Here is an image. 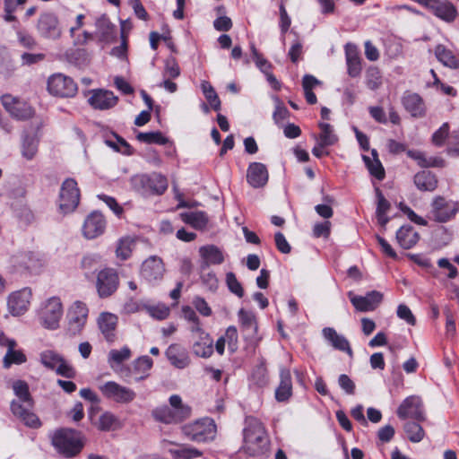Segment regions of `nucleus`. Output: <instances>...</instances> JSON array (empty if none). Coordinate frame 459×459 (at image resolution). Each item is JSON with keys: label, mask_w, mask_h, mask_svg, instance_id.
<instances>
[{"label": "nucleus", "mask_w": 459, "mask_h": 459, "mask_svg": "<svg viewBox=\"0 0 459 459\" xmlns=\"http://www.w3.org/2000/svg\"><path fill=\"white\" fill-rule=\"evenodd\" d=\"M96 36L100 42L111 43L116 38V27L106 15H102L96 21Z\"/></svg>", "instance_id": "nucleus-29"}, {"label": "nucleus", "mask_w": 459, "mask_h": 459, "mask_svg": "<svg viewBox=\"0 0 459 459\" xmlns=\"http://www.w3.org/2000/svg\"><path fill=\"white\" fill-rule=\"evenodd\" d=\"M165 272L162 260L158 256H151L146 259L141 269V274L149 282H156L162 279Z\"/></svg>", "instance_id": "nucleus-19"}, {"label": "nucleus", "mask_w": 459, "mask_h": 459, "mask_svg": "<svg viewBox=\"0 0 459 459\" xmlns=\"http://www.w3.org/2000/svg\"><path fill=\"white\" fill-rule=\"evenodd\" d=\"M77 90L74 81L63 74H54L48 80V91L53 96L72 98L76 94Z\"/></svg>", "instance_id": "nucleus-10"}, {"label": "nucleus", "mask_w": 459, "mask_h": 459, "mask_svg": "<svg viewBox=\"0 0 459 459\" xmlns=\"http://www.w3.org/2000/svg\"><path fill=\"white\" fill-rule=\"evenodd\" d=\"M182 433L191 441L206 442L212 440L216 433V425L211 418H202L182 427Z\"/></svg>", "instance_id": "nucleus-4"}, {"label": "nucleus", "mask_w": 459, "mask_h": 459, "mask_svg": "<svg viewBox=\"0 0 459 459\" xmlns=\"http://www.w3.org/2000/svg\"><path fill=\"white\" fill-rule=\"evenodd\" d=\"M37 30L41 37L49 39H56L62 33L57 17L52 13H44L40 14L37 24Z\"/></svg>", "instance_id": "nucleus-17"}, {"label": "nucleus", "mask_w": 459, "mask_h": 459, "mask_svg": "<svg viewBox=\"0 0 459 459\" xmlns=\"http://www.w3.org/2000/svg\"><path fill=\"white\" fill-rule=\"evenodd\" d=\"M324 338L328 341L332 346L339 351H345L350 357L352 356V350L350 346L349 341L332 327H325L322 331Z\"/></svg>", "instance_id": "nucleus-31"}, {"label": "nucleus", "mask_w": 459, "mask_h": 459, "mask_svg": "<svg viewBox=\"0 0 459 459\" xmlns=\"http://www.w3.org/2000/svg\"><path fill=\"white\" fill-rule=\"evenodd\" d=\"M153 361L149 356L139 357L134 360L128 376L134 377V382H141L149 377Z\"/></svg>", "instance_id": "nucleus-28"}, {"label": "nucleus", "mask_w": 459, "mask_h": 459, "mask_svg": "<svg viewBox=\"0 0 459 459\" xmlns=\"http://www.w3.org/2000/svg\"><path fill=\"white\" fill-rule=\"evenodd\" d=\"M340 387L348 394H353L355 392L354 382L345 374L340 375L338 378Z\"/></svg>", "instance_id": "nucleus-64"}, {"label": "nucleus", "mask_w": 459, "mask_h": 459, "mask_svg": "<svg viewBox=\"0 0 459 459\" xmlns=\"http://www.w3.org/2000/svg\"><path fill=\"white\" fill-rule=\"evenodd\" d=\"M292 394L291 375L290 370H281V382L275 391V398L278 402L287 401Z\"/></svg>", "instance_id": "nucleus-38"}, {"label": "nucleus", "mask_w": 459, "mask_h": 459, "mask_svg": "<svg viewBox=\"0 0 459 459\" xmlns=\"http://www.w3.org/2000/svg\"><path fill=\"white\" fill-rule=\"evenodd\" d=\"M131 356V350L127 346H124L120 350H111L108 355V362L111 368L117 370V367L128 360Z\"/></svg>", "instance_id": "nucleus-41"}, {"label": "nucleus", "mask_w": 459, "mask_h": 459, "mask_svg": "<svg viewBox=\"0 0 459 459\" xmlns=\"http://www.w3.org/2000/svg\"><path fill=\"white\" fill-rule=\"evenodd\" d=\"M226 284L230 291L238 296V298H242L244 296V289L241 283L238 281L234 273H227Z\"/></svg>", "instance_id": "nucleus-53"}, {"label": "nucleus", "mask_w": 459, "mask_h": 459, "mask_svg": "<svg viewBox=\"0 0 459 459\" xmlns=\"http://www.w3.org/2000/svg\"><path fill=\"white\" fill-rule=\"evenodd\" d=\"M101 394L107 398L117 403H130L135 397V392L115 381H108L100 386Z\"/></svg>", "instance_id": "nucleus-12"}, {"label": "nucleus", "mask_w": 459, "mask_h": 459, "mask_svg": "<svg viewBox=\"0 0 459 459\" xmlns=\"http://www.w3.org/2000/svg\"><path fill=\"white\" fill-rule=\"evenodd\" d=\"M365 83L370 90H377L382 84V76L377 67H369L366 72Z\"/></svg>", "instance_id": "nucleus-50"}, {"label": "nucleus", "mask_w": 459, "mask_h": 459, "mask_svg": "<svg viewBox=\"0 0 459 459\" xmlns=\"http://www.w3.org/2000/svg\"><path fill=\"white\" fill-rule=\"evenodd\" d=\"M362 158L370 175L374 176L378 180L384 179L385 169L379 159H371L366 155H363Z\"/></svg>", "instance_id": "nucleus-46"}, {"label": "nucleus", "mask_w": 459, "mask_h": 459, "mask_svg": "<svg viewBox=\"0 0 459 459\" xmlns=\"http://www.w3.org/2000/svg\"><path fill=\"white\" fill-rule=\"evenodd\" d=\"M52 443L56 450L65 457L76 455L82 446L76 437V432L70 429L56 431L53 437Z\"/></svg>", "instance_id": "nucleus-8"}, {"label": "nucleus", "mask_w": 459, "mask_h": 459, "mask_svg": "<svg viewBox=\"0 0 459 459\" xmlns=\"http://www.w3.org/2000/svg\"><path fill=\"white\" fill-rule=\"evenodd\" d=\"M320 128V134L317 141L322 143V145H333L338 141V136L334 133L333 127L325 122H320L318 124Z\"/></svg>", "instance_id": "nucleus-42"}, {"label": "nucleus", "mask_w": 459, "mask_h": 459, "mask_svg": "<svg viewBox=\"0 0 459 459\" xmlns=\"http://www.w3.org/2000/svg\"><path fill=\"white\" fill-rule=\"evenodd\" d=\"M117 321V316L108 312L101 313L98 318L99 328L108 342H113L116 339Z\"/></svg>", "instance_id": "nucleus-26"}, {"label": "nucleus", "mask_w": 459, "mask_h": 459, "mask_svg": "<svg viewBox=\"0 0 459 459\" xmlns=\"http://www.w3.org/2000/svg\"><path fill=\"white\" fill-rule=\"evenodd\" d=\"M117 420L111 412H105L99 419L98 428L103 431H109L113 429Z\"/></svg>", "instance_id": "nucleus-56"}, {"label": "nucleus", "mask_w": 459, "mask_h": 459, "mask_svg": "<svg viewBox=\"0 0 459 459\" xmlns=\"http://www.w3.org/2000/svg\"><path fill=\"white\" fill-rule=\"evenodd\" d=\"M67 60L78 67H84L90 63V56L85 49L78 48L67 54Z\"/></svg>", "instance_id": "nucleus-45"}, {"label": "nucleus", "mask_w": 459, "mask_h": 459, "mask_svg": "<svg viewBox=\"0 0 459 459\" xmlns=\"http://www.w3.org/2000/svg\"><path fill=\"white\" fill-rule=\"evenodd\" d=\"M416 187L420 191H434L437 186V178L429 170L418 172L413 178Z\"/></svg>", "instance_id": "nucleus-37"}, {"label": "nucleus", "mask_w": 459, "mask_h": 459, "mask_svg": "<svg viewBox=\"0 0 459 459\" xmlns=\"http://www.w3.org/2000/svg\"><path fill=\"white\" fill-rule=\"evenodd\" d=\"M180 74V69L174 58H169L165 64L164 77L177 78Z\"/></svg>", "instance_id": "nucleus-59"}, {"label": "nucleus", "mask_w": 459, "mask_h": 459, "mask_svg": "<svg viewBox=\"0 0 459 459\" xmlns=\"http://www.w3.org/2000/svg\"><path fill=\"white\" fill-rule=\"evenodd\" d=\"M435 56L437 60L442 63L445 66L451 69L459 68V59L453 53L452 50L448 49L446 46L439 44L435 48Z\"/></svg>", "instance_id": "nucleus-39"}, {"label": "nucleus", "mask_w": 459, "mask_h": 459, "mask_svg": "<svg viewBox=\"0 0 459 459\" xmlns=\"http://www.w3.org/2000/svg\"><path fill=\"white\" fill-rule=\"evenodd\" d=\"M238 318L241 323V325L246 328H254L256 330V323L255 316L244 309H240L238 311Z\"/></svg>", "instance_id": "nucleus-60"}, {"label": "nucleus", "mask_w": 459, "mask_h": 459, "mask_svg": "<svg viewBox=\"0 0 459 459\" xmlns=\"http://www.w3.org/2000/svg\"><path fill=\"white\" fill-rule=\"evenodd\" d=\"M80 202V190L74 178H66L61 185L59 193V209L66 214L73 212Z\"/></svg>", "instance_id": "nucleus-9"}, {"label": "nucleus", "mask_w": 459, "mask_h": 459, "mask_svg": "<svg viewBox=\"0 0 459 459\" xmlns=\"http://www.w3.org/2000/svg\"><path fill=\"white\" fill-rule=\"evenodd\" d=\"M397 316L399 318L406 321L409 325H414L416 319L411 309L406 305L401 304L397 307Z\"/></svg>", "instance_id": "nucleus-61"}, {"label": "nucleus", "mask_w": 459, "mask_h": 459, "mask_svg": "<svg viewBox=\"0 0 459 459\" xmlns=\"http://www.w3.org/2000/svg\"><path fill=\"white\" fill-rule=\"evenodd\" d=\"M403 429L408 439L412 443H419L425 437L423 428L417 422H407Z\"/></svg>", "instance_id": "nucleus-44"}, {"label": "nucleus", "mask_w": 459, "mask_h": 459, "mask_svg": "<svg viewBox=\"0 0 459 459\" xmlns=\"http://www.w3.org/2000/svg\"><path fill=\"white\" fill-rule=\"evenodd\" d=\"M449 126L446 123L437 130L432 135V142L437 146H441L448 135Z\"/></svg>", "instance_id": "nucleus-63"}, {"label": "nucleus", "mask_w": 459, "mask_h": 459, "mask_svg": "<svg viewBox=\"0 0 459 459\" xmlns=\"http://www.w3.org/2000/svg\"><path fill=\"white\" fill-rule=\"evenodd\" d=\"M134 246V242L130 238H123L118 241L116 254L117 256L122 260H126L130 257L133 248Z\"/></svg>", "instance_id": "nucleus-48"}, {"label": "nucleus", "mask_w": 459, "mask_h": 459, "mask_svg": "<svg viewBox=\"0 0 459 459\" xmlns=\"http://www.w3.org/2000/svg\"><path fill=\"white\" fill-rule=\"evenodd\" d=\"M429 10L439 19L452 22L457 16L455 6L447 1L441 2L440 0H434Z\"/></svg>", "instance_id": "nucleus-30"}, {"label": "nucleus", "mask_w": 459, "mask_h": 459, "mask_svg": "<svg viewBox=\"0 0 459 459\" xmlns=\"http://www.w3.org/2000/svg\"><path fill=\"white\" fill-rule=\"evenodd\" d=\"M400 210L408 217V219L419 225L427 226L428 221L422 217L416 214L409 206L403 204V203L399 204Z\"/></svg>", "instance_id": "nucleus-58"}, {"label": "nucleus", "mask_w": 459, "mask_h": 459, "mask_svg": "<svg viewBox=\"0 0 459 459\" xmlns=\"http://www.w3.org/2000/svg\"><path fill=\"white\" fill-rule=\"evenodd\" d=\"M12 263L16 270H27L30 273H38L43 266L42 260L32 252L13 256Z\"/></svg>", "instance_id": "nucleus-22"}, {"label": "nucleus", "mask_w": 459, "mask_h": 459, "mask_svg": "<svg viewBox=\"0 0 459 459\" xmlns=\"http://www.w3.org/2000/svg\"><path fill=\"white\" fill-rule=\"evenodd\" d=\"M251 379L259 387L264 386L268 382L267 369L264 363L259 364L252 372Z\"/></svg>", "instance_id": "nucleus-52"}, {"label": "nucleus", "mask_w": 459, "mask_h": 459, "mask_svg": "<svg viewBox=\"0 0 459 459\" xmlns=\"http://www.w3.org/2000/svg\"><path fill=\"white\" fill-rule=\"evenodd\" d=\"M165 355L170 364L178 369L186 368L190 365L191 359L187 351L178 343L170 344Z\"/></svg>", "instance_id": "nucleus-23"}, {"label": "nucleus", "mask_w": 459, "mask_h": 459, "mask_svg": "<svg viewBox=\"0 0 459 459\" xmlns=\"http://www.w3.org/2000/svg\"><path fill=\"white\" fill-rule=\"evenodd\" d=\"M402 101L405 110L411 115H422L426 111L424 100L417 93L406 91Z\"/></svg>", "instance_id": "nucleus-33"}, {"label": "nucleus", "mask_w": 459, "mask_h": 459, "mask_svg": "<svg viewBox=\"0 0 459 459\" xmlns=\"http://www.w3.org/2000/svg\"><path fill=\"white\" fill-rule=\"evenodd\" d=\"M192 352L199 358H210L213 353V340L208 333L192 337Z\"/></svg>", "instance_id": "nucleus-24"}, {"label": "nucleus", "mask_w": 459, "mask_h": 459, "mask_svg": "<svg viewBox=\"0 0 459 459\" xmlns=\"http://www.w3.org/2000/svg\"><path fill=\"white\" fill-rule=\"evenodd\" d=\"M268 171L263 163L253 162L249 165L247 173V182L255 188L264 186L268 181Z\"/></svg>", "instance_id": "nucleus-27"}, {"label": "nucleus", "mask_w": 459, "mask_h": 459, "mask_svg": "<svg viewBox=\"0 0 459 459\" xmlns=\"http://www.w3.org/2000/svg\"><path fill=\"white\" fill-rule=\"evenodd\" d=\"M169 405L156 407L152 411V418L163 424H179L191 417L192 408L184 403L178 394H172L169 398Z\"/></svg>", "instance_id": "nucleus-2"}, {"label": "nucleus", "mask_w": 459, "mask_h": 459, "mask_svg": "<svg viewBox=\"0 0 459 459\" xmlns=\"http://www.w3.org/2000/svg\"><path fill=\"white\" fill-rule=\"evenodd\" d=\"M13 389L18 398L11 403L13 414L24 425L34 429L39 428L41 422L38 416L32 412L33 400L30 394L28 384L22 380L15 381Z\"/></svg>", "instance_id": "nucleus-1"}, {"label": "nucleus", "mask_w": 459, "mask_h": 459, "mask_svg": "<svg viewBox=\"0 0 459 459\" xmlns=\"http://www.w3.org/2000/svg\"><path fill=\"white\" fill-rule=\"evenodd\" d=\"M269 441L261 421L249 419L244 429V451L250 456H261L268 451Z\"/></svg>", "instance_id": "nucleus-3"}, {"label": "nucleus", "mask_w": 459, "mask_h": 459, "mask_svg": "<svg viewBox=\"0 0 459 459\" xmlns=\"http://www.w3.org/2000/svg\"><path fill=\"white\" fill-rule=\"evenodd\" d=\"M26 356L21 350L7 351L4 359V368H9L13 364L21 365L26 361Z\"/></svg>", "instance_id": "nucleus-49"}, {"label": "nucleus", "mask_w": 459, "mask_h": 459, "mask_svg": "<svg viewBox=\"0 0 459 459\" xmlns=\"http://www.w3.org/2000/svg\"><path fill=\"white\" fill-rule=\"evenodd\" d=\"M88 101L94 108L105 110L117 104V97L110 91L98 89L91 91V96Z\"/></svg>", "instance_id": "nucleus-25"}, {"label": "nucleus", "mask_w": 459, "mask_h": 459, "mask_svg": "<svg viewBox=\"0 0 459 459\" xmlns=\"http://www.w3.org/2000/svg\"><path fill=\"white\" fill-rule=\"evenodd\" d=\"M348 297L356 310L369 312L374 311L380 305L384 295L377 290L369 291L365 296L355 295L350 291Z\"/></svg>", "instance_id": "nucleus-16"}, {"label": "nucleus", "mask_w": 459, "mask_h": 459, "mask_svg": "<svg viewBox=\"0 0 459 459\" xmlns=\"http://www.w3.org/2000/svg\"><path fill=\"white\" fill-rule=\"evenodd\" d=\"M41 364L55 371L58 376L74 378L76 375L74 368L58 352L47 350L40 353Z\"/></svg>", "instance_id": "nucleus-7"}, {"label": "nucleus", "mask_w": 459, "mask_h": 459, "mask_svg": "<svg viewBox=\"0 0 459 459\" xmlns=\"http://www.w3.org/2000/svg\"><path fill=\"white\" fill-rule=\"evenodd\" d=\"M202 90L203 92L209 102V105L212 108L214 111L219 110L221 106V101L219 100V97L217 96V93L215 92L214 89L212 87V85L207 82H204L202 83Z\"/></svg>", "instance_id": "nucleus-51"}, {"label": "nucleus", "mask_w": 459, "mask_h": 459, "mask_svg": "<svg viewBox=\"0 0 459 459\" xmlns=\"http://www.w3.org/2000/svg\"><path fill=\"white\" fill-rule=\"evenodd\" d=\"M407 155L416 160L421 168H443L446 164L443 158L438 156L428 157L420 151L410 150L407 152Z\"/></svg>", "instance_id": "nucleus-35"}, {"label": "nucleus", "mask_w": 459, "mask_h": 459, "mask_svg": "<svg viewBox=\"0 0 459 459\" xmlns=\"http://www.w3.org/2000/svg\"><path fill=\"white\" fill-rule=\"evenodd\" d=\"M199 253L204 260L202 264L203 269L211 264H221L224 261V255L221 250L213 245L200 247Z\"/></svg>", "instance_id": "nucleus-34"}, {"label": "nucleus", "mask_w": 459, "mask_h": 459, "mask_svg": "<svg viewBox=\"0 0 459 459\" xmlns=\"http://www.w3.org/2000/svg\"><path fill=\"white\" fill-rule=\"evenodd\" d=\"M420 239V235L410 225L402 226L396 232V240L404 249H410L415 246Z\"/></svg>", "instance_id": "nucleus-36"}, {"label": "nucleus", "mask_w": 459, "mask_h": 459, "mask_svg": "<svg viewBox=\"0 0 459 459\" xmlns=\"http://www.w3.org/2000/svg\"><path fill=\"white\" fill-rule=\"evenodd\" d=\"M181 220L196 230L205 228L208 218L204 212H186L180 213Z\"/></svg>", "instance_id": "nucleus-40"}, {"label": "nucleus", "mask_w": 459, "mask_h": 459, "mask_svg": "<svg viewBox=\"0 0 459 459\" xmlns=\"http://www.w3.org/2000/svg\"><path fill=\"white\" fill-rule=\"evenodd\" d=\"M397 416L401 420L411 418L418 421H424L425 412L421 399L416 395L405 398L397 409Z\"/></svg>", "instance_id": "nucleus-15"}, {"label": "nucleus", "mask_w": 459, "mask_h": 459, "mask_svg": "<svg viewBox=\"0 0 459 459\" xmlns=\"http://www.w3.org/2000/svg\"><path fill=\"white\" fill-rule=\"evenodd\" d=\"M97 290L101 298L112 295L118 287V275L110 268L101 270L97 276Z\"/></svg>", "instance_id": "nucleus-18"}, {"label": "nucleus", "mask_w": 459, "mask_h": 459, "mask_svg": "<svg viewBox=\"0 0 459 459\" xmlns=\"http://www.w3.org/2000/svg\"><path fill=\"white\" fill-rule=\"evenodd\" d=\"M63 315V306L59 298L52 297L46 300L40 308L39 318L46 328L56 329Z\"/></svg>", "instance_id": "nucleus-11"}, {"label": "nucleus", "mask_w": 459, "mask_h": 459, "mask_svg": "<svg viewBox=\"0 0 459 459\" xmlns=\"http://www.w3.org/2000/svg\"><path fill=\"white\" fill-rule=\"evenodd\" d=\"M222 338H225V342L230 352H235L238 349V339L237 328L235 326H229Z\"/></svg>", "instance_id": "nucleus-55"}, {"label": "nucleus", "mask_w": 459, "mask_h": 459, "mask_svg": "<svg viewBox=\"0 0 459 459\" xmlns=\"http://www.w3.org/2000/svg\"><path fill=\"white\" fill-rule=\"evenodd\" d=\"M332 223L329 221L317 222L313 227V236L315 238H327L330 236Z\"/></svg>", "instance_id": "nucleus-57"}, {"label": "nucleus", "mask_w": 459, "mask_h": 459, "mask_svg": "<svg viewBox=\"0 0 459 459\" xmlns=\"http://www.w3.org/2000/svg\"><path fill=\"white\" fill-rule=\"evenodd\" d=\"M195 308L204 316H210L212 315V308L204 298L195 297L193 300Z\"/></svg>", "instance_id": "nucleus-62"}, {"label": "nucleus", "mask_w": 459, "mask_h": 459, "mask_svg": "<svg viewBox=\"0 0 459 459\" xmlns=\"http://www.w3.org/2000/svg\"><path fill=\"white\" fill-rule=\"evenodd\" d=\"M430 207L429 218L440 223L453 220L459 212V202L440 195L433 199Z\"/></svg>", "instance_id": "nucleus-6"}, {"label": "nucleus", "mask_w": 459, "mask_h": 459, "mask_svg": "<svg viewBox=\"0 0 459 459\" xmlns=\"http://www.w3.org/2000/svg\"><path fill=\"white\" fill-rule=\"evenodd\" d=\"M1 102L9 115H31L33 113L30 105L26 100L12 94H4L1 97Z\"/></svg>", "instance_id": "nucleus-21"}, {"label": "nucleus", "mask_w": 459, "mask_h": 459, "mask_svg": "<svg viewBox=\"0 0 459 459\" xmlns=\"http://www.w3.org/2000/svg\"><path fill=\"white\" fill-rule=\"evenodd\" d=\"M347 72L351 77H358L361 73V58L357 48L351 44L345 46Z\"/></svg>", "instance_id": "nucleus-32"}, {"label": "nucleus", "mask_w": 459, "mask_h": 459, "mask_svg": "<svg viewBox=\"0 0 459 459\" xmlns=\"http://www.w3.org/2000/svg\"><path fill=\"white\" fill-rule=\"evenodd\" d=\"M169 452L175 459H192L202 455L199 450L190 447H183L175 450L171 449Z\"/></svg>", "instance_id": "nucleus-54"}, {"label": "nucleus", "mask_w": 459, "mask_h": 459, "mask_svg": "<svg viewBox=\"0 0 459 459\" xmlns=\"http://www.w3.org/2000/svg\"><path fill=\"white\" fill-rule=\"evenodd\" d=\"M131 185L134 190L143 195H162L168 188V180L158 173L142 174L134 176L131 178Z\"/></svg>", "instance_id": "nucleus-5"}, {"label": "nucleus", "mask_w": 459, "mask_h": 459, "mask_svg": "<svg viewBox=\"0 0 459 459\" xmlns=\"http://www.w3.org/2000/svg\"><path fill=\"white\" fill-rule=\"evenodd\" d=\"M136 139L141 143L148 144L165 145L169 143V139L160 131L140 132L136 134Z\"/></svg>", "instance_id": "nucleus-43"}, {"label": "nucleus", "mask_w": 459, "mask_h": 459, "mask_svg": "<svg viewBox=\"0 0 459 459\" xmlns=\"http://www.w3.org/2000/svg\"><path fill=\"white\" fill-rule=\"evenodd\" d=\"M32 292L30 288H22L11 292L7 297V308L13 316L26 313L30 305Z\"/></svg>", "instance_id": "nucleus-13"}, {"label": "nucleus", "mask_w": 459, "mask_h": 459, "mask_svg": "<svg viewBox=\"0 0 459 459\" xmlns=\"http://www.w3.org/2000/svg\"><path fill=\"white\" fill-rule=\"evenodd\" d=\"M106 229L104 216L97 212H91L84 221L82 232L86 238L92 239L100 236Z\"/></svg>", "instance_id": "nucleus-20"}, {"label": "nucleus", "mask_w": 459, "mask_h": 459, "mask_svg": "<svg viewBox=\"0 0 459 459\" xmlns=\"http://www.w3.org/2000/svg\"><path fill=\"white\" fill-rule=\"evenodd\" d=\"M88 313L89 310L85 303L79 300L73 303L67 313L70 334L76 335L82 332L87 322Z\"/></svg>", "instance_id": "nucleus-14"}, {"label": "nucleus", "mask_w": 459, "mask_h": 459, "mask_svg": "<svg viewBox=\"0 0 459 459\" xmlns=\"http://www.w3.org/2000/svg\"><path fill=\"white\" fill-rule=\"evenodd\" d=\"M38 152V140L26 135L22 145V154L27 160H32Z\"/></svg>", "instance_id": "nucleus-47"}]
</instances>
